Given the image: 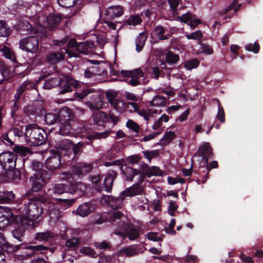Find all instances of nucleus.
Returning <instances> with one entry per match:
<instances>
[{
    "label": "nucleus",
    "instance_id": "774afa93",
    "mask_svg": "<svg viewBox=\"0 0 263 263\" xmlns=\"http://www.w3.org/2000/svg\"><path fill=\"white\" fill-rule=\"evenodd\" d=\"M219 103L218 112L216 116L217 119L221 123L225 122V114L222 106L220 104L219 101L218 100Z\"/></svg>",
    "mask_w": 263,
    "mask_h": 263
},
{
    "label": "nucleus",
    "instance_id": "1a4fd4ad",
    "mask_svg": "<svg viewBox=\"0 0 263 263\" xmlns=\"http://www.w3.org/2000/svg\"><path fill=\"white\" fill-rule=\"evenodd\" d=\"M18 156L23 157L18 153H15L10 151L4 152L0 154V165L4 171L14 168L16 167L18 162L21 161L23 163L25 167L24 158H18Z\"/></svg>",
    "mask_w": 263,
    "mask_h": 263
},
{
    "label": "nucleus",
    "instance_id": "79ce46f5",
    "mask_svg": "<svg viewBox=\"0 0 263 263\" xmlns=\"http://www.w3.org/2000/svg\"><path fill=\"white\" fill-rule=\"evenodd\" d=\"M241 4H237V0H234L233 3L226 9L221 11L219 14L221 16L224 15L223 18L226 20L227 18H230V16H227V13L230 10H234V12L236 13L239 10Z\"/></svg>",
    "mask_w": 263,
    "mask_h": 263
},
{
    "label": "nucleus",
    "instance_id": "58836bf2",
    "mask_svg": "<svg viewBox=\"0 0 263 263\" xmlns=\"http://www.w3.org/2000/svg\"><path fill=\"white\" fill-rule=\"evenodd\" d=\"M123 173L126 177V180L132 181L136 175L140 174V171L132 167L126 166L124 170H123Z\"/></svg>",
    "mask_w": 263,
    "mask_h": 263
},
{
    "label": "nucleus",
    "instance_id": "2eb2a0df",
    "mask_svg": "<svg viewBox=\"0 0 263 263\" xmlns=\"http://www.w3.org/2000/svg\"><path fill=\"white\" fill-rule=\"evenodd\" d=\"M67 42V48L66 49L67 54L70 57H78V53L76 50L79 43H77L76 39H71L69 40V36H66L62 39L53 40V43L54 45L62 46Z\"/></svg>",
    "mask_w": 263,
    "mask_h": 263
},
{
    "label": "nucleus",
    "instance_id": "a211bd4d",
    "mask_svg": "<svg viewBox=\"0 0 263 263\" xmlns=\"http://www.w3.org/2000/svg\"><path fill=\"white\" fill-rule=\"evenodd\" d=\"M24 221L23 217L22 216L21 220L14 223L17 224L11 231L13 237L19 241H23L26 230L28 227V225L27 223H25Z\"/></svg>",
    "mask_w": 263,
    "mask_h": 263
},
{
    "label": "nucleus",
    "instance_id": "e2e57ef3",
    "mask_svg": "<svg viewBox=\"0 0 263 263\" xmlns=\"http://www.w3.org/2000/svg\"><path fill=\"white\" fill-rule=\"evenodd\" d=\"M199 61L197 59H193L186 62L185 64V68L188 70H191L197 68L199 65Z\"/></svg>",
    "mask_w": 263,
    "mask_h": 263
},
{
    "label": "nucleus",
    "instance_id": "680f3d73",
    "mask_svg": "<svg viewBox=\"0 0 263 263\" xmlns=\"http://www.w3.org/2000/svg\"><path fill=\"white\" fill-rule=\"evenodd\" d=\"M126 126L131 129L132 131L135 133L138 134L139 133L140 130V126L139 125L135 122H134L132 120H128L126 123Z\"/></svg>",
    "mask_w": 263,
    "mask_h": 263
},
{
    "label": "nucleus",
    "instance_id": "f03ea898",
    "mask_svg": "<svg viewBox=\"0 0 263 263\" xmlns=\"http://www.w3.org/2000/svg\"><path fill=\"white\" fill-rule=\"evenodd\" d=\"M74 117L73 110L68 107L61 108L56 113L49 112L45 114V121L48 125L57 124L59 127V133L67 136L71 129V124Z\"/></svg>",
    "mask_w": 263,
    "mask_h": 263
},
{
    "label": "nucleus",
    "instance_id": "603ef678",
    "mask_svg": "<svg viewBox=\"0 0 263 263\" xmlns=\"http://www.w3.org/2000/svg\"><path fill=\"white\" fill-rule=\"evenodd\" d=\"M166 101V98L163 96L156 95L153 99L150 101L149 105L151 106H159L163 105Z\"/></svg>",
    "mask_w": 263,
    "mask_h": 263
},
{
    "label": "nucleus",
    "instance_id": "c85d7f7f",
    "mask_svg": "<svg viewBox=\"0 0 263 263\" xmlns=\"http://www.w3.org/2000/svg\"><path fill=\"white\" fill-rule=\"evenodd\" d=\"M165 28L163 26L159 25L154 28L151 36L153 38L157 37L160 41L166 40L168 39V35L165 34Z\"/></svg>",
    "mask_w": 263,
    "mask_h": 263
},
{
    "label": "nucleus",
    "instance_id": "39448f33",
    "mask_svg": "<svg viewBox=\"0 0 263 263\" xmlns=\"http://www.w3.org/2000/svg\"><path fill=\"white\" fill-rule=\"evenodd\" d=\"M25 138L31 146L42 145L47 140L46 131L35 124L25 126Z\"/></svg>",
    "mask_w": 263,
    "mask_h": 263
},
{
    "label": "nucleus",
    "instance_id": "a18cd8bd",
    "mask_svg": "<svg viewBox=\"0 0 263 263\" xmlns=\"http://www.w3.org/2000/svg\"><path fill=\"white\" fill-rule=\"evenodd\" d=\"M10 66L8 65L4 61L0 60V73L3 79L7 80L11 76Z\"/></svg>",
    "mask_w": 263,
    "mask_h": 263
},
{
    "label": "nucleus",
    "instance_id": "f3484780",
    "mask_svg": "<svg viewBox=\"0 0 263 263\" xmlns=\"http://www.w3.org/2000/svg\"><path fill=\"white\" fill-rule=\"evenodd\" d=\"M198 155L202 157V159L204 161L205 164H208L210 159L213 158V152L212 146L210 143L205 142L199 148L198 152L194 155V156Z\"/></svg>",
    "mask_w": 263,
    "mask_h": 263
},
{
    "label": "nucleus",
    "instance_id": "a878e982",
    "mask_svg": "<svg viewBox=\"0 0 263 263\" xmlns=\"http://www.w3.org/2000/svg\"><path fill=\"white\" fill-rule=\"evenodd\" d=\"M179 56L172 51H168L165 54V62H161V66L162 68H166V64L169 65H173L176 64L179 60Z\"/></svg>",
    "mask_w": 263,
    "mask_h": 263
},
{
    "label": "nucleus",
    "instance_id": "c9c22d12",
    "mask_svg": "<svg viewBox=\"0 0 263 263\" xmlns=\"http://www.w3.org/2000/svg\"><path fill=\"white\" fill-rule=\"evenodd\" d=\"M43 110L44 108L41 104L28 105L24 109L26 114L33 115H40L41 114H42Z\"/></svg>",
    "mask_w": 263,
    "mask_h": 263
},
{
    "label": "nucleus",
    "instance_id": "473e14b6",
    "mask_svg": "<svg viewBox=\"0 0 263 263\" xmlns=\"http://www.w3.org/2000/svg\"><path fill=\"white\" fill-rule=\"evenodd\" d=\"M15 194L12 191H5L0 192V202L11 203L15 199Z\"/></svg>",
    "mask_w": 263,
    "mask_h": 263
},
{
    "label": "nucleus",
    "instance_id": "0eeeda50",
    "mask_svg": "<svg viewBox=\"0 0 263 263\" xmlns=\"http://www.w3.org/2000/svg\"><path fill=\"white\" fill-rule=\"evenodd\" d=\"M14 252L21 251V254L19 255L22 259H28L36 254L45 253L48 250L53 252V249L50 247L44 245L32 246L30 243L25 242L18 245H14Z\"/></svg>",
    "mask_w": 263,
    "mask_h": 263
},
{
    "label": "nucleus",
    "instance_id": "c756f323",
    "mask_svg": "<svg viewBox=\"0 0 263 263\" xmlns=\"http://www.w3.org/2000/svg\"><path fill=\"white\" fill-rule=\"evenodd\" d=\"M6 171V176L10 182L17 183L21 178V173L19 169L15 167L14 168Z\"/></svg>",
    "mask_w": 263,
    "mask_h": 263
},
{
    "label": "nucleus",
    "instance_id": "f704fd0d",
    "mask_svg": "<svg viewBox=\"0 0 263 263\" xmlns=\"http://www.w3.org/2000/svg\"><path fill=\"white\" fill-rule=\"evenodd\" d=\"M71 141V143L69 145V148L71 151V152L69 153V155L67 156L69 157L70 155L73 154L74 157L79 156L82 152L84 147V143L82 142H80L73 145L72 141Z\"/></svg>",
    "mask_w": 263,
    "mask_h": 263
},
{
    "label": "nucleus",
    "instance_id": "aec40b11",
    "mask_svg": "<svg viewBox=\"0 0 263 263\" xmlns=\"http://www.w3.org/2000/svg\"><path fill=\"white\" fill-rule=\"evenodd\" d=\"M125 197H114L111 195H103L102 197V201L109 204L112 209H117L122 208L123 205V202Z\"/></svg>",
    "mask_w": 263,
    "mask_h": 263
},
{
    "label": "nucleus",
    "instance_id": "2f4dec72",
    "mask_svg": "<svg viewBox=\"0 0 263 263\" xmlns=\"http://www.w3.org/2000/svg\"><path fill=\"white\" fill-rule=\"evenodd\" d=\"M142 172H145L147 176L150 178L153 176H162L161 170L157 166H153L150 167L147 164L142 166Z\"/></svg>",
    "mask_w": 263,
    "mask_h": 263
},
{
    "label": "nucleus",
    "instance_id": "6e6552de",
    "mask_svg": "<svg viewBox=\"0 0 263 263\" xmlns=\"http://www.w3.org/2000/svg\"><path fill=\"white\" fill-rule=\"evenodd\" d=\"M72 120V123H71L72 128L70 130V133L67 135L68 136H71L75 133L77 134H79V136L82 137H86L88 139L91 140L95 139L106 138L109 135V133L107 132L97 133L93 135H88L89 128L87 127V125H85L83 123H77L76 117L74 115Z\"/></svg>",
    "mask_w": 263,
    "mask_h": 263
},
{
    "label": "nucleus",
    "instance_id": "6e6d98bb",
    "mask_svg": "<svg viewBox=\"0 0 263 263\" xmlns=\"http://www.w3.org/2000/svg\"><path fill=\"white\" fill-rule=\"evenodd\" d=\"M80 252L85 255L89 256L90 257L96 258L98 256V254L93 249L89 247H84L82 248Z\"/></svg>",
    "mask_w": 263,
    "mask_h": 263
},
{
    "label": "nucleus",
    "instance_id": "bf43d9fd",
    "mask_svg": "<svg viewBox=\"0 0 263 263\" xmlns=\"http://www.w3.org/2000/svg\"><path fill=\"white\" fill-rule=\"evenodd\" d=\"M79 239L78 238H72L68 239L66 242V245L67 248L72 250H76L79 247Z\"/></svg>",
    "mask_w": 263,
    "mask_h": 263
},
{
    "label": "nucleus",
    "instance_id": "5fc2aeb1",
    "mask_svg": "<svg viewBox=\"0 0 263 263\" xmlns=\"http://www.w3.org/2000/svg\"><path fill=\"white\" fill-rule=\"evenodd\" d=\"M185 36L188 40H197L198 44H199L201 42L203 34L202 31L199 30L190 34H186Z\"/></svg>",
    "mask_w": 263,
    "mask_h": 263
},
{
    "label": "nucleus",
    "instance_id": "338daca9",
    "mask_svg": "<svg viewBox=\"0 0 263 263\" xmlns=\"http://www.w3.org/2000/svg\"><path fill=\"white\" fill-rule=\"evenodd\" d=\"M59 6L63 8H70L75 5V0H57Z\"/></svg>",
    "mask_w": 263,
    "mask_h": 263
},
{
    "label": "nucleus",
    "instance_id": "69168bd1",
    "mask_svg": "<svg viewBox=\"0 0 263 263\" xmlns=\"http://www.w3.org/2000/svg\"><path fill=\"white\" fill-rule=\"evenodd\" d=\"M94 246L97 249L105 250L110 249L111 245L110 242L106 241L105 240L102 241L101 242H96L94 243Z\"/></svg>",
    "mask_w": 263,
    "mask_h": 263
},
{
    "label": "nucleus",
    "instance_id": "9d476101",
    "mask_svg": "<svg viewBox=\"0 0 263 263\" xmlns=\"http://www.w3.org/2000/svg\"><path fill=\"white\" fill-rule=\"evenodd\" d=\"M81 86V82L70 76H65L60 78L59 84L58 95H65L72 92L74 89Z\"/></svg>",
    "mask_w": 263,
    "mask_h": 263
},
{
    "label": "nucleus",
    "instance_id": "ea45409f",
    "mask_svg": "<svg viewBox=\"0 0 263 263\" xmlns=\"http://www.w3.org/2000/svg\"><path fill=\"white\" fill-rule=\"evenodd\" d=\"M65 54L61 52H52L47 57L48 62L51 64H55L60 61L64 59Z\"/></svg>",
    "mask_w": 263,
    "mask_h": 263
},
{
    "label": "nucleus",
    "instance_id": "09e8293b",
    "mask_svg": "<svg viewBox=\"0 0 263 263\" xmlns=\"http://www.w3.org/2000/svg\"><path fill=\"white\" fill-rule=\"evenodd\" d=\"M2 52L6 59L10 60L13 63H17L14 52L10 48L5 46L2 48Z\"/></svg>",
    "mask_w": 263,
    "mask_h": 263
},
{
    "label": "nucleus",
    "instance_id": "4be33fe9",
    "mask_svg": "<svg viewBox=\"0 0 263 263\" xmlns=\"http://www.w3.org/2000/svg\"><path fill=\"white\" fill-rule=\"evenodd\" d=\"M92 168V165L91 164L77 163L72 166V171L74 174L81 177L89 173Z\"/></svg>",
    "mask_w": 263,
    "mask_h": 263
},
{
    "label": "nucleus",
    "instance_id": "9b49d317",
    "mask_svg": "<svg viewBox=\"0 0 263 263\" xmlns=\"http://www.w3.org/2000/svg\"><path fill=\"white\" fill-rule=\"evenodd\" d=\"M50 174L48 171H41L35 173L30 177L31 182V191L38 192L49 180Z\"/></svg>",
    "mask_w": 263,
    "mask_h": 263
},
{
    "label": "nucleus",
    "instance_id": "cd10ccee",
    "mask_svg": "<svg viewBox=\"0 0 263 263\" xmlns=\"http://www.w3.org/2000/svg\"><path fill=\"white\" fill-rule=\"evenodd\" d=\"M205 167L203 166V170L200 173L203 176L202 183H205L206 180L209 178V172L212 168H216L218 167V163L216 161H211L210 163L205 164Z\"/></svg>",
    "mask_w": 263,
    "mask_h": 263
},
{
    "label": "nucleus",
    "instance_id": "49530a36",
    "mask_svg": "<svg viewBox=\"0 0 263 263\" xmlns=\"http://www.w3.org/2000/svg\"><path fill=\"white\" fill-rule=\"evenodd\" d=\"M126 234L130 240H134L140 236L139 231L134 226H128L126 229Z\"/></svg>",
    "mask_w": 263,
    "mask_h": 263
},
{
    "label": "nucleus",
    "instance_id": "393cba45",
    "mask_svg": "<svg viewBox=\"0 0 263 263\" xmlns=\"http://www.w3.org/2000/svg\"><path fill=\"white\" fill-rule=\"evenodd\" d=\"M96 204L91 202H87L80 205L77 209V213L81 217H86L94 211Z\"/></svg>",
    "mask_w": 263,
    "mask_h": 263
},
{
    "label": "nucleus",
    "instance_id": "6ab92c4d",
    "mask_svg": "<svg viewBox=\"0 0 263 263\" xmlns=\"http://www.w3.org/2000/svg\"><path fill=\"white\" fill-rule=\"evenodd\" d=\"M117 93L111 90H108L106 92V98L108 102L114 106V108L118 110L121 111L123 107H126V103L116 98Z\"/></svg>",
    "mask_w": 263,
    "mask_h": 263
},
{
    "label": "nucleus",
    "instance_id": "72a5a7b5",
    "mask_svg": "<svg viewBox=\"0 0 263 263\" xmlns=\"http://www.w3.org/2000/svg\"><path fill=\"white\" fill-rule=\"evenodd\" d=\"M14 246L9 243L6 239L4 234L0 232V248H2L8 254L14 253Z\"/></svg>",
    "mask_w": 263,
    "mask_h": 263
},
{
    "label": "nucleus",
    "instance_id": "13d9d810",
    "mask_svg": "<svg viewBox=\"0 0 263 263\" xmlns=\"http://www.w3.org/2000/svg\"><path fill=\"white\" fill-rule=\"evenodd\" d=\"M43 166V163L37 160L32 161L30 165V167L31 168L33 171H35V173L41 171H47L46 170L42 168Z\"/></svg>",
    "mask_w": 263,
    "mask_h": 263
},
{
    "label": "nucleus",
    "instance_id": "f8f14e48",
    "mask_svg": "<svg viewBox=\"0 0 263 263\" xmlns=\"http://www.w3.org/2000/svg\"><path fill=\"white\" fill-rule=\"evenodd\" d=\"M22 219L21 215L14 214L9 208H3L0 206V229L10 224L17 222Z\"/></svg>",
    "mask_w": 263,
    "mask_h": 263
},
{
    "label": "nucleus",
    "instance_id": "c03bdc74",
    "mask_svg": "<svg viewBox=\"0 0 263 263\" xmlns=\"http://www.w3.org/2000/svg\"><path fill=\"white\" fill-rule=\"evenodd\" d=\"M176 137V135L174 132L166 131L160 141L161 145H167L170 144Z\"/></svg>",
    "mask_w": 263,
    "mask_h": 263
},
{
    "label": "nucleus",
    "instance_id": "bb28decb",
    "mask_svg": "<svg viewBox=\"0 0 263 263\" xmlns=\"http://www.w3.org/2000/svg\"><path fill=\"white\" fill-rule=\"evenodd\" d=\"M120 252L121 254L126 255L127 257H131L137 255L140 253L143 252L142 248L139 246H130L122 248Z\"/></svg>",
    "mask_w": 263,
    "mask_h": 263
},
{
    "label": "nucleus",
    "instance_id": "4468645a",
    "mask_svg": "<svg viewBox=\"0 0 263 263\" xmlns=\"http://www.w3.org/2000/svg\"><path fill=\"white\" fill-rule=\"evenodd\" d=\"M39 47L38 37L34 35L27 36L20 40V48L27 52L36 53Z\"/></svg>",
    "mask_w": 263,
    "mask_h": 263
},
{
    "label": "nucleus",
    "instance_id": "5701e85b",
    "mask_svg": "<svg viewBox=\"0 0 263 263\" xmlns=\"http://www.w3.org/2000/svg\"><path fill=\"white\" fill-rule=\"evenodd\" d=\"M144 192V186L135 183L132 186L126 188L121 193V195L124 197H132L138 195H142Z\"/></svg>",
    "mask_w": 263,
    "mask_h": 263
},
{
    "label": "nucleus",
    "instance_id": "864d4df0",
    "mask_svg": "<svg viewBox=\"0 0 263 263\" xmlns=\"http://www.w3.org/2000/svg\"><path fill=\"white\" fill-rule=\"evenodd\" d=\"M142 18L139 15H133L127 18L125 23L130 26H136L142 22Z\"/></svg>",
    "mask_w": 263,
    "mask_h": 263
},
{
    "label": "nucleus",
    "instance_id": "4d7b16f0",
    "mask_svg": "<svg viewBox=\"0 0 263 263\" xmlns=\"http://www.w3.org/2000/svg\"><path fill=\"white\" fill-rule=\"evenodd\" d=\"M16 138H19L24 136H25V130H24V126L17 124L16 126L11 127Z\"/></svg>",
    "mask_w": 263,
    "mask_h": 263
},
{
    "label": "nucleus",
    "instance_id": "052dcab7",
    "mask_svg": "<svg viewBox=\"0 0 263 263\" xmlns=\"http://www.w3.org/2000/svg\"><path fill=\"white\" fill-rule=\"evenodd\" d=\"M199 45L200 46V52L208 55H210L213 53L214 50L211 46L203 43L202 42L199 44Z\"/></svg>",
    "mask_w": 263,
    "mask_h": 263
},
{
    "label": "nucleus",
    "instance_id": "ddd939ff",
    "mask_svg": "<svg viewBox=\"0 0 263 263\" xmlns=\"http://www.w3.org/2000/svg\"><path fill=\"white\" fill-rule=\"evenodd\" d=\"M122 81L127 83L132 86H136L140 85L141 82L139 79L144 77V72L140 68L132 71L123 70L120 71Z\"/></svg>",
    "mask_w": 263,
    "mask_h": 263
},
{
    "label": "nucleus",
    "instance_id": "f257e3e1",
    "mask_svg": "<svg viewBox=\"0 0 263 263\" xmlns=\"http://www.w3.org/2000/svg\"><path fill=\"white\" fill-rule=\"evenodd\" d=\"M17 210L32 221H40L42 215L45 212L51 218L58 219L60 217V211L58 205L54 204L47 198L41 196L37 198L24 200L17 205Z\"/></svg>",
    "mask_w": 263,
    "mask_h": 263
},
{
    "label": "nucleus",
    "instance_id": "20e7f679",
    "mask_svg": "<svg viewBox=\"0 0 263 263\" xmlns=\"http://www.w3.org/2000/svg\"><path fill=\"white\" fill-rule=\"evenodd\" d=\"M86 187L82 182H69L67 184L57 183L53 185L52 188L47 191L48 195L55 198L64 193H69L72 194H77L81 196L85 194Z\"/></svg>",
    "mask_w": 263,
    "mask_h": 263
},
{
    "label": "nucleus",
    "instance_id": "4c0bfd02",
    "mask_svg": "<svg viewBox=\"0 0 263 263\" xmlns=\"http://www.w3.org/2000/svg\"><path fill=\"white\" fill-rule=\"evenodd\" d=\"M62 20V17L58 13H51L47 17V23L51 28H53L59 24Z\"/></svg>",
    "mask_w": 263,
    "mask_h": 263
},
{
    "label": "nucleus",
    "instance_id": "7ed1b4c3",
    "mask_svg": "<svg viewBox=\"0 0 263 263\" xmlns=\"http://www.w3.org/2000/svg\"><path fill=\"white\" fill-rule=\"evenodd\" d=\"M70 140L63 139L58 141H50L49 144L52 155L45 161L46 167L53 172L62 167L61 157L68 155L71 151L69 148Z\"/></svg>",
    "mask_w": 263,
    "mask_h": 263
},
{
    "label": "nucleus",
    "instance_id": "3c124183",
    "mask_svg": "<svg viewBox=\"0 0 263 263\" xmlns=\"http://www.w3.org/2000/svg\"><path fill=\"white\" fill-rule=\"evenodd\" d=\"M60 78H50L47 79L43 86L45 89H50L56 86H59Z\"/></svg>",
    "mask_w": 263,
    "mask_h": 263
},
{
    "label": "nucleus",
    "instance_id": "dca6fc26",
    "mask_svg": "<svg viewBox=\"0 0 263 263\" xmlns=\"http://www.w3.org/2000/svg\"><path fill=\"white\" fill-rule=\"evenodd\" d=\"M1 140L7 146L12 148L13 152L18 153L22 156H26L29 152V148L18 145H15V142L6 134H3L1 136Z\"/></svg>",
    "mask_w": 263,
    "mask_h": 263
},
{
    "label": "nucleus",
    "instance_id": "de8ad7c7",
    "mask_svg": "<svg viewBox=\"0 0 263 263\" xmlns=\"http://www.w3.org/2000/svg\"><path fill=\"white\" fill-rule=\"evenodd\" d=\"M107 14H111L112 17H119L123 13V9L120 6H112L107 8L106 10Z\"/></svg>",
    "mask_w": 263,
    "mask_h": 263
},
{
    "label": "nucleus",
    "instance_id": "423d86ee",
    "mask_svg": "<svg viewBox=\"0 0 263 263\" xmlns=\"http://www.w3.org/2000/svg\"><path fill=\"white\" fill-rule=\"evenodd\" d=\"M117 176V173L115 171L109 172L105 176L102 184L100 183V176L99 175H89V179L93 183V187L98 192L105 191L107 193H111L112 191L113 182Z\"/></svg>",
    "mask_w": 263,
    "mask_h": 263
},
{
    "label": "nucleus",
    "instance_id": "a19ab883",
    "mask_svg": "<svg viewBox=\"0 0 263 263\" xmlns=\"http://www.w3.org/2000/svg\"><path fill=\"white\" fill-rule=\"evenodd\" d=\"M103 102L102 99L98 95L93 96V101H89L87 105L90 109L99 111V109L102 108Z\"/></svg>",
    "mask_w": 263,
    "mask_h": 263
},
{
    "label": "nucleus",
    "instance_id": "0e129e2a",
    "mask_svg": "<svg viewBox=\"0 0 263 263\" xmlns=\"http://www.w3.org/2000/svg\"><path fill=\"white\" fill-rule=\"evenodd\" d=\"M245 49L249 51H252L254 53H258L259 51L260 46L257 42H255L253 44H249L245 46Z\"/></svg>",
    "mask_w": 263,
    "mask_h": 263
},
{
    "label": "nucleus",
    "instance_id": "412c9836",
    "mask_svg": "<svg viewBox=\"0 0 263 263\" xmlns=\"http://www.w3.org/2000/svg\"><path fill=\"white\" fill-rule=\"evenodd\" d=\"M34 87L33 83L28 81H24L16 90L14 96V101L21 102L22 97H24L26 91L32 89Z\"/></svg>",
    "mask_w": 263,
    "mask_h": 263
},
{
    "label": "nucleus",
    "instance_id": "37998d69",
    "mask_svg": "<svg viewBox=\"0 0 263 263\" xmlns=\"http://www.w3.org/2000/svg\"><path fill=\"white\" fill-rule=\"evenodd\" d=\"M53 237L52 233L49 231L44 232H37L34 235V239L39 242H46Z\"/></svg>",
    "mask_w": 263,
    "mask_h": 263
},
{
    "label": "nucleus",
    "instance_id": "7c9ffc66",
    "mask_svg": "<svg viewBox=\"0 0 263 263\" xmlns=\"http://www.w3.org/2000/svg\"><path fill=\"white\" fill-rule=\"evenodd\" d=\"M93 120L98 126H103L104 124L108 122V117L106 113L98 111L93 114Z\"/></svg>",
    "mask_w": 263,
    "mask_h": 263
},
{
    "label": "nucleus",
    "instance_id": "b1692460",
    "mask_svg": "<svg viewBox=\"0 0 263 263\" xmlns=\"http://www.w3.org/2000/svg\"><path fill=\"white\" fill-rule=\"evenodd\" d=\"M96 47L95 42L92 41H86L84 42L79 43L77 46L76 51L78 53L88 54L93 50Z\"/></svg>",
    "mask_w": 263,
    "mask_h": 263
},
{
    "label": "nucleus",
    "instance_id": "8fccbe9b",
    "mask_svg": "<svg viewBox=\"0 0 263 263\" xmlns=\"http://www.w3.org/2000/svg\"><path fill=\"white\" fill-rule=\"evenodd\" d=\"M11 33V29L7 23L3 20H0V37H7Z\"/></svg>",
    "mask_w": 263,
    "mask_h": 263
},
{
    "label": "nucleus",
    "instance_id": "e433bc0d",
    "mask_svg": "<svg viewBox=\"0 0 263 263\" xmlns=\"http://www.w3.org/2000/svg\"><path fill=\"white\" fill-rule=\"evenodd\" d=\"M147 35L145 32H142L139 33V35L136 39V50L138 52H140L145 45L147 39Z\"/></svg>",
    "mask_w": 263,
    "mask_h": 263
}]
</instances>
